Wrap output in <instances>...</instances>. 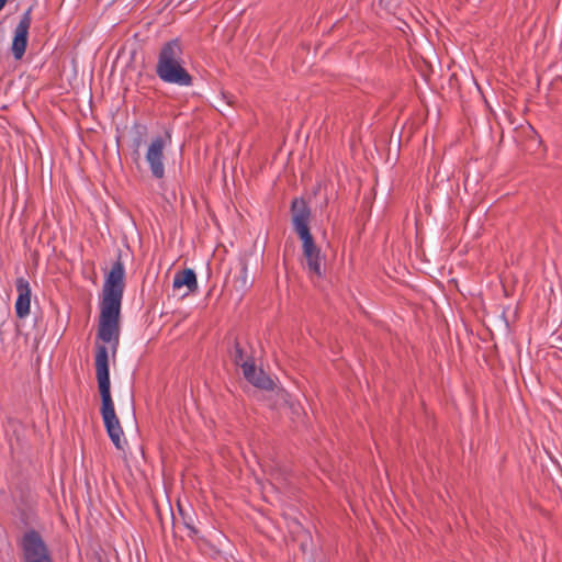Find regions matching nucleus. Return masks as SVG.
<instances>
[{"label":"nucleus","instance_id":"nucleus-1","mask_svg":"<svg viewBox=\"0 0 562 562\" xmlns=\"http://www.w3.org/2000/svg\"><path fill=\"white\" fill-rule=\"evenodd\" d=\"M95 375L101 396V416L109 438L119 450H124L126 439L116 416L114 403L111 395V382L109 371L108 348L104 345L97 346L95 350Z\"/></svg>","mask_w":562,"mask_h":562},{"label":"nucleus","instance_id":"nucleus-2","mask_svg":"<svg viewBox=\"0 0 562 562\" xmlns=\"http://www.w3.org/2000/svg\"><path fill=\"white\" fill-rule=\"evenodd\" d=\"M291 211L293 228L302 240V250L308 277L312 280L322 279L325 272V257L322 256L321 249L315 244L310 232V207L303 199H295L292 202Z\"/></svg>","mask_w":562,"mask_h":562},{"label":"nucleus","instance_id":"nucleus-3","mask_svg":"<svg viewBox=\"0 0 562 562\" xmlns=\"http://www.w3.org/2000/svg\"><path fill=\"white\" fill-rule=\"evenodd\" d=\"M156 74L158 78L170 85L190 87L193 78L184 68L183 48L179 40L165 43L157 58Z\"/></svg>","mask_w":562,"mask_h":562},{"label":"nucleus","instance_id":"nucleus-4","mask_svg":"<svg viewBox=\"0 0 562 562\" xmlns=\"http://www.w3.org/2000/svg\"><path fill=\"white\" fill-rule=\"evenodd\" d=\"M123 296L103 294L101 302L98 337L111 344L112 353L115 355L120 338V313Z\"/></svg>","mask_w":562,"mask_h":562},{"label":"nucleus","instance_id":"nucleus-5","mask_svg":"<svg viewBox=\"0 0 562 562\" xmlns=\"http://www.w3.org/2000/svg\"><path fill=\"white\" fill-rule=\"evenodd\" d=\"M23 562H53L47 546L36 530H27L19 541Z\"/></svg>","mask_w":562,"mask_h":562},{"label":"nucleus","instance_id":"nucleus-6","mask_svg":"<svg viewBox=\"0 0 562 562\" xmlns=\"http://www.w3.org/2000/svg\"><path fill=\"white\" fill-rule=\"evenodd\" d=\"M32 10L33 8L30 7L21 15V19L14 30L11 50L15 60H20L24 56L27 47L29 30L32 23Z\"/></svg>","mask_w":562,"mask_h":562},{"label":"nucleus","instance_id":"nucleus-7","mask_svg":"<svg viewBox=\"0 0 562 562\" xmlns=\"http://www.w3.org/2000/svg\"><path fill=\"white\" fill-rule=\"evenodd\" d=\"M165 147L166 140L161 136H156L151 139L146 151V161L149 166L151 176L156 179H162L165 176Z\"/></svg>","mask_w":562,"mask_h":562},{"label":"nucleus","instance_id":"nucleus-8","mask_svg":"<svg viewBox=\"0 0 562 562\" xmlns=\"http://www.w3.org/2000/svg\"><path fill=\"white\" fill-rule=\"evenodd\" d=\"M124 277L125 269L124 265L121 260V257L117 258L115 262H113L110 272L108 273L104 285H103V294H114L117 296H123L124 291Z\"/></svg>","mask_w":562,"mask_h":562},{"label":"nucleus","instance_id":"nucleus-9","mask_svg":"<svg viewBox=\"0 0 562 562\" xmlns=\"http://www.w3.org/2000/svg\"><path fill=\"white\" fill-rule=\"evenodd\" d=\"M15 289L18 297L15 301V314L19 318L23 319L30 314L31 307V286L30 282L21 277L15 281Z\"/></svg>","mask_w":562,"mask_h":562},{"label":"nucleus","instance_id":"nucleus-10","mask_svg":"<svg viewBox=\"0 0 562 562\" xmlns=\"http://www.w3.org/2000/svg\"><path fill=\"white\" fill-rule=\"evenodd\" d=\"M243 374L256 387L267 391L273 390L274 383L272 379L263 370L256 369L255 363H244Z\"/></svg>","mask_w":562,"mask_h":562},{"label":"nucleus","instance_id":"nucleus-11","mask_svg":"<svg viewBox=\"0 0 562 562\" xmlns=\"http://www.w3.org/2000/svg\"><path fill=\"white\" fill-rule=\"evenodd\" d=\"M187 286L188 292H193L198 288V281L195 272L192 269H184L178 271L173 276L172 288L179 290Z\"/></svg>","mask_w":562,"mask_h":562},{"label":"nucleus","instance_id":"nucleus-12","mask_svg":"<svg viewBox=\"0 0 562 562\" xmlns=\"http://www.w3.org/2000/svg\"><path fill=\"white\" fill-rule=\"evenodd\" d=\"M232 359L236 366H239L243 369L244 363H254L250 357H247L239 345V342L235 341L233 350L231 352Z\"/></svg>","mask_w":562,"mask_h":562},{"label":"nucleus","instance_id":"nucleus-13","mask_svg":"<svg viewBox=\"0 0 562 562\" xmlns=\"http://www.w3.org/2000/svg\"><path fill=\"white\" fill-rule=\"evenodd\" d=\"M183 522H184V526L192 532V533H196V529L194 528V525H193V519L192 518H186L183 517Z\"/></svg>","mask_w":562,"mask_h":562},{"label":"nucleus","instance_id":"nucleus-14","mask_svg":"<svg viewBox=\"0 0 562 562\" xmlns=\"http://www.w3.org/2000/svg\"><path fill=\"white\" fill-rule=\"evenodd\" d=\"M241 281H243V285H246L247 284V267L246 266H243L241 268Z\"/></svg>","mask_w":562,"mask_h":562},{"label":"nucleus","instance_id":"nucleus-15","mask_svg":"<svg viewBox=\"0 0 562 562\" xmlns=\"http://www.w3.org/2000/svg\"><path fill=\"white\" fill-rule=\"evenodd\" d=\"M7 2H8V0H0V5L4 7Z\"/></svg>","mask_w":562,"mask_h":562},{"label":"nucleus","instance_id":"nucleus-16","mask_svg":"<svg viewBox=\"0 0 562 562\" xmlns=\"http://www.w3.org/2000/svg\"><path fill=\"white\" fill-rule=\"evenodd\" d=\"M3 7L0 5V11L2 10Z\"/></svg>","mask_w":562,"mask_h":562}]
</instances>
